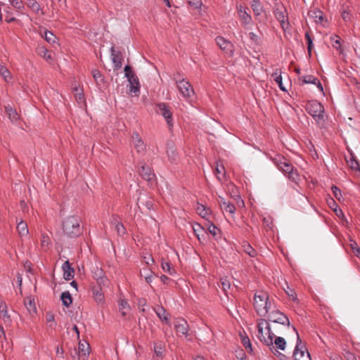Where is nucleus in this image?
Returning a JSON list of instances; mask_svg holds the SVG:
<instances>
[{
	"instance_id": "dca6fc26",
	"label": "nucleus",
	"mask_w": 360,
	"mask_h": 360,
	"mask_svg": "<svg viewBox=\"0 0 360 360\" xmlns=\"http://www.w3.org/2000/svg\"><path fill=\"white\" fill-rule=\"evenodd\" d=\"M4 108H5V112L11 122L15 123L20 120V115L17 112L15 108H13L9 104L6 105L4 106Z\"/></svg>"
},
{
	"instance_id": "f3484780",
	"label": "nucleus",
	"mask_w": 360,
	"mask_h": 360,
	"mask_svg": "<svg viewBox=\"0 0 360 360\" xmlns=\"http://www.w3.org/2000/svg\"><path fill=\"white\" fill-rule=\"evenodd\" d=\"M219 204L220 205L221 209L226 212H228L231 214H233L236 212V207L233 203L229 201H226L224 198L219 197Z\"/></svg>"
},
{
	"instance_id": "e2e57ef3",
	"label": "nucleus",
	"mask_w": 360,
	"mask_h": 360,
	"mask_svg": "<svg viewBox=\"0 0 360 360\" xmlns=\"http://www.w3.org/2000/svg\"><path fill=\"white\" fill-rule=\"evenodd\" d=\"M221 285L224 290H226L227 289H229V288H230V283L226 279L221 280Z\"/></svg>"
},
{
	"instance_id": "ddd939ff",
	"label": "nucleus",
	"mask_w": 360,
	"mask_h": 360,
	"mask_svg": "<svg viewBox=\"0 0 360 360\" xmlns=\"http://www.w3.org/2000/svg\"><path fill=\"white\" fill-rule=\"evenodd\" d=\"M286 346V342L283 338L276 337L273 338V347H269L271 352H276L278 356H285L283 354L279 352L277 349L284 350Z\"/></svg>"
},
{
	"instance_id": "09e8293b",
	"label": "nucleus",
	"mask_w": 360,
	"mask_h": 360,
	"mask_svg": "<svg viewBox=\"0 0 360 360\" xmlns=\"http://www.w3.org/2000/svg\"><path fill=\"white\" fill-rule=\"evenodd\" d=\"M120 310L122 311V314L124 316L129 310V305L127 302L125 300H121L120 304Z\"/></svg>"
},
{
	"instance_id": "0e129e2a",
	"label": "nucleus",
	"mask_w": 360,
	"mask_h": 360,
	"mask_svg": "<svg viewBox=\"0 0 360 360\" xmlns=\"http://www.w3.org/2000/svg\"><path fill=\"white\" fill-rule=\"evenodd\" d=\"M144 260L147 265H150L154 262V259L150 255L148 257H144Z\"/></svg>"
},
{
	"instance_id": "a19ab883",
	"label": "nucleus",
	"mask_w": 360,
	"mask_h": 360,
	"mask_svg": "<svg viewBox=\"0 0 360 360\" xmlns=\"http://www.w3.org/2000/svg\"><path fill=\"white\" fill-rule=\"evenodd\" d=\"M240 335L243 345L248 352L251 353L252 352V348L249 338L243 334H240Z\"/></svg>"
},
{
	"instance_id": "bf43d9fd",
	"label": "nucleus",
	"mask_w": 360,
	"mask_h": 360,
	"mask_svg": "<svg viewBox=\"0 0 360 360\" xmlns=\"http://www.w3.org/2000/svg\"><path fill=\"white\" fill-rule=\"evenodd\" d=\"M124 73H125V77L127 78L131 77V75H135V74L132 72L131 68L129 65L125 66Z\"/></svg>"
},
{
	"instance_id": "bb28decb",
	"label": "nucleus",
	"mask_w": 360,
	"mask_h": 360,
	"mask_svg": "<svg viewBox=\"0 0 360 360\" xmlns=\"http://www.w3.org/2000/svg\"><path fill=\"white\" fill-rule=\"evenodd\" d=\"M238 11L242 22L245 25H248L252 21L251 16L247 13L246 9L243 8L242 6L238 7Z\"/></svg>"
},
{
	"instance_id": "412c9836",
	"label": "nucleus",
	"mask_w": 360,
	"mask_h": 360,
	"mask_svg": "<svg viewBox=\"0 0 360 360\" xmlns=\"http://www.w3.org/2000/svg\"><path fill=\"white\" fill-rule=\"evenodd\" d=\"M90 352L89 345L85 341H79L78 345V355L80 359H85Z\"/></svg>"
},
{
	"instance_id": "c85d7f7f",
	"label": "nucleus",
	"mask_w": 360,
	"mask_h": 360,
	"mask_svg": "<svg viewBox=\"0 0 360 360\" xmlns=\"http://www.w3.org/2000/svg\"><path fill=\"white\" fill-rule=\"evenodd\" d=\"M72 92L75 95V99L76 101L79 103V104H82V103H84L85 102V98H84V94H83V91L82 89L79 87V86L78 85H75L73 87H72Z\"/></svg>"
},
{
	"instance_id": "8fccbe9b",
	"label": "nucleus",
	"mask_w": 360,
	"mask_h": 360,
	"mask_svg": "<svg viewBox=\"0 0 360 360\" xmlns=\"http://www.w3.org/2000/svg\"><path fill=\"white\" fill-rule=\"evenodd\" d=\"M331 190L334 197L340 202L343 200L342 195L341 191L336 186H333L331 187Z\"/></svg>"
},
{
	"instance_id": "2eb2a0df",
	"label": "nucleus",
	"mask_w": 360,
	"mask_h": 360,
	"mask_svg": "<svg viewBox=\"0 0 360 360\" xmlns=\"http://www.w3.org/2000/svg\"><path fill=\"white\" fill-rule=\"evenodd\" d=\"M299 81L301 82L300 85H303L304 84H313L316 85L321 92L323 91V88L320 81L312 75L300 77Z\"/></svg>"
},
{
	"instance_id": "c03bdc74",
	"label": "nucleus",
	"mask_w": 360,
	"mask_h": 360,
	"mask_svg": "<svg viewBox=\"0 0 360 360\" xmlns=\"http://www.w3.org/2000/svg\"><path fill=\"white\" fill-rule=\"evenodd\" d=\"M276 16L277 19L280 21L281 25L283 30L285 29V26L287 27L288 25V22L286 21L285 15H284L283 12H278L276 13Z\"/></svg>"
},
{
	"instance_id": "aec40b11",
	"label": "nucleus",
	"mask_w": 360,
	"mask_h": 360,
	"mask_svg": "<svg viewBox=\"0 0 360 360\" xmlns=\"http://www.w3.org/2000/svg\"><path fill=\"white\" fill-rule=\"evenodd\" d=\"M62 269L63 271V278L66 281H70L74 278L75 270L71 267L69 261H65L63 266Z\"/></svg>"
},
{
	"instance_id": "de8ad7c7",
	"label": "nucleus",
	"mask_w": 360,
	"mask_h": 360,
	"mask_svg": "<svg viewBox=\"0 0 360 360\" xmlns=\"http://www.w3.org/2000/svg\"><path fill=\"white\" fill-rule=\"evenodd\" d=\"M243 251L249 256L254 257L256 255L255 250L249 244H245L243 246Z\"/></svg>"
},
{
	"instance_id": "4c0bfd02",
	"label": "nucleus",
	"mask_w": 360,
	"mask_h": 360,
	"mask_svg": "<svg viewBox=\"0 0 360 360\" xmlns=\"http://www.w3.org/2000/svg\"><path fill=\"white\" fill-rule=\"evenodd\" d=\"M60 299L63 305L67 307H70L72 302V297L68 291L62 292Z\"/></svg>"
},
{
	"instance_id": "72a5a7b5",
	"label": "nucleus",
	"mask_w": 360,
	"mask_h": 360,
	"mask_svg": "<svg viewBox=\"0 0 360 360\" xmlns=\"http://www.w3.org/2000/svg\"><path fill=\"white\" fill-rule=\"evenodd\" d=\"M251 8L256 16L260 15L264 11V8L259 0H252Z\"/></svg>"
},
{
	"instance_id": "9d476101",
	"label": "nucleus",
	"mask_w": 360,
	"mask_h": 360,
	"mask_svg": "<svg viewBox=\"0 0 360 360\" xmlns=\"http://www.w3.org/2000/svg\"><path fill=\"white\" fill-rule=\"evenodd\" d=\"M269 319L271 321L274 323H281L283 325H290L288 318L282 312L278 310L272 311L269 314Z\"/></svg>"
},
{
	"instance_id": "c9c22d12",
	"label": "nucleus",
	"mask_w": 360,
	"mask_h": 360,
	"mask_svg": "<svg viewBox=\"0 0 360 360\" xmlns=\"http://www.w3.org/2000/svg\"><path fill=\"white\" fill-rule=\"evenodd\" d=\"M281 73L282 72L280 69H276L275 72L271 75V77L274 78V80L278 84L280 89L283 91H285L286 89L283 86L282 82Z\"/></svg>"
},
{
	"instance_id": "052dcab7",
	"label": "nucleus",
	"mask_w": 360,
	"mask_h": 360,
	"mask_svg": "<svg viewBox=\"0 0 360 360\" xmlns=\"http://www.w3.org/2000/svg\"><path fill=\"white\" fill-rule=\"evenodd\" d=\"M167 155L171 161H174L176 160V153L173 149L170 150H167Z\"/></svg>"
},
{
	"instance_id": "37998d69",
	"label": "nucleus",
	"mask_w": 360,
	"mask_h": 360,
	"mask_svg": "<svg viewBox=\"0 0 360 360\" xmlns=\"http://www.w3.org/2000/svg\"><path fill=\"white\" fill-rule=\"evenodd\" d=\"M51 240L50 238L46 235L42 234L41 238V247L44 250H47L49 249V246L50 245Z\"/></svg>"
},
{
	"instance_id": "f257e3e1",
	"label": "nucleus",
	"mask_w": 360,
	"mask_h": 360,
	"mask_svg": "<svg viewBox=\"0 0 360 360\" xmlns=\"http://www.w3.org/2000/svg\"><path fill=\"white\" fill-rule=\"evenodd\" d=\"M277 168L281 170L290 181L298 184L300 180V176L292 165L283 156L277 154L271 158Z\"/></svg>"
},
{
	"instance_id": "5fc2aeb1",
	"label": "nucleus",
	"mask_w": 360,
	"mask_h": 360,
	"mask_svg": "<svg viewBox=\"0 0 360 360\" xmlns=\"http://www.w3.org/2000/svg\"><path fill=\"white\" fill-rule=\"evenodd\" d=\"M207 230L208 231L214 236H215L217 234V231H218V229L217 227L212 223H211L208 228H207Z\"/></svg>"
},
{
	"instance_id": "79ce46f5",
	"label": "nucleus",
	"mask_w": 360,
	"mask_h": 360,
	"mask_svg": "<svg viewBox=\"0 0 360 360\" xmlns=\"http://www.w3.org/2000/svg\"><path fill=\"white\" fill-rule=\"evenodd\" d=\"M112 223L115 225L118 235H124L125 233V228L121 222L114 219Z\"/></svg>"
},
{
	"instance_id": "f704fd0d",
	"label": "nucleus",
	"mask_w": 360,
	"mask_h": 360,
	"mask_svg": "<svg viewBox=\"0 0 360 360\" xmlns=\"http://www.w3.org/2000/svg\"><path fill=\"white\" fill-rule=\"evenodd\" d=\"M225 168L222 163L219 162H217L216 167H215V174L217 178L221 181L225 177Z\"/></svg>"
},
{
	"instance_id": "5701e85b",
	"label": "nucleus",
	"mask_w": 360,
	"mask_h": 360,
	"mask_svg": "<svg viewBox=\"0 0 360 360\" xmlns=\"http://www.w3.org/2000/svg\"><path fill=\"white\" fill-rule=\"evenodd\" d=\"M139 174L141 176L148 181H151L155 178V174L151 171V169L146 165H143L139 169Z\"/></svg>"
},
{
	"instance_id": "a878e982",
	"label": "nucleus",
	"mask_w": 360,
	"mask_h": 360,
	"mask_svg": "<svg viewBox=\"0 0 360 360\" xmlns=\"http://www.w3.org/2000/svg\"><path fill=\"white\" fill-rule=\"evenodd\" d=\"M197 213L204 219H208L211 213L209 208L204 205L198 203L195 207Z\"/></svg>"
},
{
	"instance_id": "a211bd4d",
	"label": "nucleus",
	"mask_w": 360,
	"mask_h": 360,
	"mask_svg": "<svg viewBox=\"0 0 360 360\" xmlns=\"http://www.w3.org/2000/svg\"><path fill=\"white\" fill-rule=\"evenodd\" d=\"M37 53L49 63L53 60L55 54L51 51L48 50L46 46H37Z\"/></svg>"
},
{
	"instance_id": "338daca9",
	"label": "nucleus",
	"mask_w": 360,
	"mask_h": 360,
	"mask_svg": "<svg viewBox=\"0 0 360 360\" xmlns=\"http://www.w3.org/2000/svg\"><path fill=\"white\" fill-rule=\"evenodd\" d=\"M342 17L345 21H348L350 19V14L347 11H343L342 13Z\"/></svg>"
},
{
	"instance_id": "6e6552de",
	"label": "nucleus",
	"mask_w": 360,
	"mask_h": 360,
	"mask_svg": "<svg viewBox=\"0 0 360 360\" xmlns=\"http://www.w3.org/2000/svg\"><path fill=\"white\" fill-rule=\"evenodd\" d=\"M308 16L313 20L317 25L325 27L328 25V20L323 13L319 9H312L308 12Z\"/></svg>"
},
{
	"instance_id": "423d86ee",
	"label": "nucleus",
	"mask_w": 360,
	"mask_h": 360,
	"mask_svg": "<svg viewBox=\"0 0 360 360\" xmlns=\"http://www.w3.org/2000/svg\"><path fill=\"white\" fill-rule=\"evenodd\" d=\"M293 330L297 334V344L293 352V358L295 360H311L309 352L304 344L302 342L295 328Z\"/></svg>"
},
{
	"instance_id": "4be33fe9",
	"label": "nucleus",
	"mask_w": 360,
	"mask_h": 360,
	"mask_svg": "<svg viewBox=\"0 0 360 360\" xmlns=\"http://www.w3.org/2000/svg\"><path fill=\"white\" fill-rule=\"evenodd\" d=\"M0 318L4 321L6 325L11 323V319L8 314V307L5 302H0Z\"/></svg>"
},
{
	"instance_id": "e433bc0d",
	"label": "nucleus",
	"mask_w": 360,
	"mask_h": 360,
	"mask_svg": "<svg viewBox=\"0 0 360 360\" xmlns=\"http://www.w3.org/2000/svg\"><path fill=\"white\" fill-rule=\"evenodd\" d=\"M0 75L6 83H11L12 82V76L10 71L1 64H0Z\"/></svg>"
},
{
	"instance_id": "2f4dec72",
	"label": "nucleus",
	"mask_w": 360,
	"mask_h": 360,
	"mask_svg": "<svg viewBox=\"0 0 360 360\" xmlns=\"http://www.w3.org/2000/svg\"><path fill=\"white\" fill-rule=\"evenodd\" d=\"M193 230L200 242H201L202 238H204V236L207 234L204 228L199 224H194L193 226Z\"/></svg>"
},
{
	"instance_id": "1a4fd4ad",
	"label": "nucleus",
	"mask_w": 360,
	"mask_h": 360,
	"mask_svg": "<svg viewBox=\"0 0 360 360\" xmlns=\"http://www.w3.org/2000/svg\"><path fill=\"white\" fill-rule=\"evenodd\" d=\"M157 107L158 108V112L165 117L169 127H172L173 126L172 113L171 112L169 106L165 103H161L158 104Z\"/></svg>"
},
{
	"instance_id": "4468645a",
	"label": "nucleus",
	"mask_w": 360,
	"mask_h": 360,
	"mask_svg": "<svg viewBox=\"0 0 360 360\" xmlns=\"http://www.w3.org/2000/svg\"><path fill=\"white\" fill-rule=\"evenodd\" d=\"M110 51L112 60L114 64V68L118 70L122 67V54L119 50H117L115 46H112Z\"/></svg>"
},
{
	"instance_id": "69168bd1",
	"label": "nucleus",
	"mask_w": 360,
	"mask_h": 360,
	"mask_svg": "<svg viewBox=\"0 0 360 360\" xmlns=\"http://www.w3.org/2000/svg\"><path fill=\"white\" fill-rule=\"evenodd\" d=\"M334 212L338 217H342L344 216L342 211L336 206L333 208Z\"/></svg>"
},
{
	"instance_id": "680f3d73",
	"label": "nucleus",
	"mask_w": 360,
	"mask_h": 360,
	"mask_svg": "<svg viewBox=\"0 0 360 360\" xmlns=\"http://www.w3.org/2000/svg\"><path fill=\"white\" fill-rule=\"evenodd\" d=\"M305 38H306V39H307V45H313V40H312V38H311V37L310 34H309L308 32H307L305 33Z\"/></svg>"
},
{
	"instance_id": "0eeeda50",
	"label": "nucleus",
	"mask_w": 360,
	"mask_h": 360,
	"mask_svg": "<svg viewBox=\"0 0 360 360\" xmlns=\"http://www.w3.org/2000/svg\"><path fill=\"white\" fill-rule=\"evenodd\" d=\"M176 83L181 95L186 100H188L190 98L194 96V89L188 80L182 79L176 81Z\"/></svg>"
},
{
	"instance_id": "864d4df0",
	"label": "nucleus",
	"mask_w": 360,
	"mask_h": 360,
	"mask_svg": "<svg viewBox=\"0 0 360 360\" xmlns=\"http://www.w3.org/2000/svg\"><path fill=\"white\" fill-rule=\"evenodd\" d=\"M221 49L224 51V53L228 55V56H233V46H220Z\"/></svg>"
},
{
	"instance_id": "9b49d317",
	"label": "nucleus",
	"mask_w": 360,
	"mask_h": 360,
	"mask_svg": "<svg viewBox=\"0 0 360 360\" xmlns=\"http://www.w3.org/2000/svg\"><path fill=\"white\" fill-rule=\"evenodd\" d=\"M132 144L136 153L143 155L146 153V145L136 132L132 135Z\"/></svg>"
},
{
	"instance_id": "6ab92c4d",
	"label": "nucleus",
	"mask_w": 360,
	"mask_h": 360,
	"mask_svg": "<svg viewBox=\"0 0 360 360\" xmlns=\"http://www.w3.org/2000/svg\"><path fill=\"white\" fill-rule=\"evenodd\" d=\"M127 79L129 83V92L137 95L140 89V84L138 77L136 75H131V77H127Z\"/></svg>"
},
{
	"instance_id": "58836bf2",
	"label": "nucleus",
	"mask_w": 360,
	"mask_h": 360,
	"mask_svg": "<svg viewBox=\"0 0 360 360\" xmlns=\"http://www.w3.org/2000/svg\"><path fill=\"white\" fill-rule=\"evenodd\" d=\"M27 6L32 9L35 13H39L41 11V7L36 0H27Z\"/></svg>"
},
{
	"instance_id": "603ef678",
	"label": "nucleus",
	"mask_w": 360,
	"mask_h": 360,
	"mask_svg": "<svg viewBox=\"0 0 360 360\" xmlns=\"http://www.w3.org/2000/svg\"><path fill=\"white\" fill-rule=\"evenodd\" d=\"M10 2L13 6L18 10H20L24 7L21 0H10Z\"/></svg>"
},
{
	"instance_id": "a18cd8bd",
	"label": "nucleus",
	"mask_w": 360,
	"mask_h": 360,
	"mask_svg": "<svg viewBox=\"0 0 360 360\" xmlns=\"http://www.w3.org/2000/svg\"><path fill=\"white\" fill-rule=\"evenodd\" d=\"M46 323L49 324L50 328H54L56 325V323L55 321V317L53 313L47 312L46 314Z\"/></svg>"
},
{
	"instance_id": "c756f323",
	"label": "nucleus",
	"mask_w": 360,
	"mask_h": 360,
	"mask_svg": "<svg viewBox=\"0 0 360 360\" xmlns=\"http://www.w3.org/2000/svg\"><path fill=\"white\" fill-rule=\"evenodd\" d=\"M17 231L20 237L26 236L29 233L27 224L23 220H20L17 224Z\"/></svg>"
},
{
	"instance_id": "13d9d810",
	"label": "nucleus",
	"mask_w": 360,
	"mask_h": 360,
	"mask_svg": "<svg viewBox=\"0 0 360 360\" xmlns=\"http://www.w3.org/2000/svg\"><path fill=\"white\" fill-rule=\"evenodd\" d=\"M25 304L27 306V308L29 311H31L32 309H34V304L32 303V300L30 299H26L25 300Z\"/></svg>"
},
{
	"instance_id": "4d7b16f0",
	"label": "nucleus",
	"mask_w": 360,
	"mask_h": 360,
	"mask_svg": "<svg viewBox=\"0 0 360 360\" xmlns=\"http://www.w3.org/2000/svg\"><path fill=\"white\" fill-rule=\"evenodd\" d=\"M188 4L195 8H198L202 6V2L200 0H189Z\"/></svg>"
},
{
	"instance_id": "f8f14e48",
	"label": "nucleus",
	"mask_w": 360,
	"mask_h": 360,
	"mask_svg": "<svg viewBox=\"0 0 360 360\" xmlns=\"http://www.w3.org/2000/svg\"><path fill=\"white\" fill-rule=\"evenodd\" d=\"M174 328L177 335H187L189 326L184 319H177L174 321Z\"/></svg>"
},
{
	"instance_id": "39448f33",
	"label": "nucleus",
	"mask_w": 360,
	"mask_h": 360,
	"mask_svg": "<svg viewBox=\"0 0 360 360\" xmlns=\"http://www.w3.org/2000/svg\"><path fill=\"white\" fill-rule=\"evenodd\" d=\"M305 109L310 114L316 124L323 127L325 124L324 108L321 103L317 101H311L307 103Z\"/></svg>"
},
{
	"instance_id": "ea45409f",
	"label": "nucleus",
	"mask_w": 360,
	"mask_h": 360,
	"mask_svg": "<svg viewBox=\"0 0 360 360\" xmlns=\"http://www.w3.org/2000/svg\"><path fill=\"white\" fill-rule=\"evenodd\" d=\"M161 266L165 272L168 273L170 275H172L175 273V270L172 266L171 264L169 262L165 261V259L162 260Z\"/></svg>"
},
{
	"instance_id": "473e14b6",
	"label": "nucleus",
	"mask_w": 360,
	"mask_h": 360,
	"mask_svg": "<svg viewBox=\"0 0 360 360\" xmlns=\"http://www.w3.org/2000/svg\"><path fill=\"white\" fill-rule=\"evenodd\" d=\"M92 76L98 87L101 88L104 86V77L99 70H92Z\"/></svg>"
},
{
	"instance_id": "cd10ccee",
	"label": "nucleus",
	"mask_w": 360,
	"mask_h": 360,
	"mask_svg": "<svg viewBox=\"0 0 360 360\" xmlns=\"http://www.w3.org/2000/svg\"><path fill=\"white\" fill-rule=\"evenodd\" d=\"M345 160L347 163V165L350 167L351 169L358 172L359 170V163L354 158L352 153H350L348 156L345 157Z\"/></svg>"
},
{
	"instance_id": "393cba45",
	"label": "nucleus",
	"mask_w": 360,
	"mask_h": 360,
	"mask_svg": "<svg viewBox=\"0 0 360 360\" xmlns=\"http://www.w3.org/2000/svg\"><path fill=\"white\" fill-rule=\"evenodd\" d=\"M165 345L161 342L154 343V353L157 360L162 359L164 357Z\"/></svg>"
},
{
	"instance_id": "b1692460",
	"label": "nucleus",
	"mask_w": 360,
	"mask_h": 360,
	"mask_svg": "<svg viewBox=\"0 0 360 360\" xmlns=\"http://www.w3.org/2000/svg\"><path fill=\"white\" fill-rule=\"evenodd\" d=\"M155 313L157 316L164 322H165L167 324L170 325L169 321V315L166 311L165 309L161 306H158L156 308H155Z\"/></svg>"
},
{
	"instance_id": "6e6d98bb",
	"label": "nucleus",
	"mask_w": 360,
	"mask_h": 360,
	"mask_svg": "<svg viewBox=\"0 0 360 360\" xmlns=\"http://www.w3.org/2000/svg\"><path fill=\"white\" fill-rule=\"evenodd\" d=\"M330 43H335L336 44L340 45L341 44V38L338 35H332L330 37Z\"/></svg>"
},
{
	"instance_id": "3c124183",
	"label": "nucleus",
	"mask_w": 360,
	"mask_h": 360,
	"mask_svg": "<svg viewBox=\"0 0 360 360\" xmlns=\"http://www.w3.org/2000/svg\"><path fill=\"white\" fill-rule=\"evenodd\" d=\"M285 293L295 302L297 301V295L295 290L290 288L289 286L287 287V289H285Z\"/></svg>"
},
{
	"instance_id": "7ed1b4c3",
	"label": "nucleus",
	"mask_w": 360,
	"mask_h": 360,
	"mask_svg": "<svg viewBox=\"0 0 360 360\" xmlns=\"http://www.w3.org/2000/svg\"><path fill=\"white\" fill-rule=\"evenodd\" d=\"M257 337L258 339L266 346L273 347V338H274V334L271 331L269 323L265 319H259L257 321Z\"/></svg>"
},
{
	"instance_id": "49530a36",
	"label": "nucleus",
	"mask_w": 360,
	"mask_h": 360,
	"mask_svg": "<svg viewBox=\"0 0 360 360\" xmlns=\"http://www.w3.org/2000/svg\"><path fill=\"white\" fill-rule=\"evenodd\" d=\"M349 246L355 256L357 257H360V248H359V245L357 243L353 240H350Z\"/></svg>"
},
{
	"instance_id": "f03ea898",
	"label": "nucleus",
	"mask_w": 360,
	"mask_h": 360,
	"mask_svg": "<svg viewBox=\"0 0 360 360\" xmlns=\"http://www.w3.org/2000/svg\"><path fill=\"white\" fill-rule=\"evenodd\" d=\"M253 304L257 314L260 316H265L272 305L268 293L264 291H258L255 294Z\"/></svg>"
},
{
	"instance_id": "774afa93",
	"label": "nucleus",
	"mask_w": 360,
	"mask_h": 360,
	"mask_svg": "<svg viewBox=\"0 0 360 360\" xmlns=\"http://www.w3.org/2000/svg\"><path fill=\"white\" fill-rule=\"evenodd\" d=\"M153 274V273L150 271L149 276H144V278L148 283H150L152 282Z\"/></svg>"
},
{
	"instance_id": "20e7f679",
	"label": "nucleus",
	"mask_w": 360,
	"mask_h": 360,
	"mask_svg": "<svg viewBox=\"0 0 360 360\" xmlns=\"http://www.w3.org/2000/svg\"><path fill=\"white\" fill-rule=\"evenodd\" d=\"M80 222V218L77 216L67 217L63 224L64 233L70 238L79 236L82 233Z\"/></svg>"
},
{
	"instance_id": "7c9ffc66",
	"label": "nucleus",
	"mask_w": 360,
	"mask_h": 360,
	"mask_svg": "<svg viewBox=\"0 0 360 360\" xmlns=\"http://www.w3.org/2000/svg\"><path fill=\"white\" fill-rule=\"evenodd\" d=\"M41 35L49 44H55L57 42L58 38L52 32L45 30L43 32H41Z\"/></svg>"
}]
</instances>
